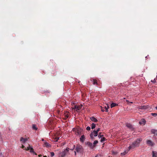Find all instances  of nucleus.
<instances>
[{"instance_id": "obj_1", "label": "nucleus", "mask_w": 157, "mask_h": 157, "mask_svg": "<svg viewBox=\"0 0 157 157\" xmlns=\"http://www.w3.org/2000/svg\"><path fill=\"white\" fill-rule=\"evenodd\" d=\"M142 139L141 138H139L136 139L135 141L133 142L132 144L130 145L128 147V149L126 150L123 153H121V155H124L127 154L128 151L131 149H134L136 147H138L139 146L140 143L142 141Z\"/></svg>"}, {"instance_id": "obj_2", "label": "nucleus", "mask_w": 157, "mask_h": 157, "mask_svg": "<svg viewBox=\"0 0 157 157\" xmlns=\"http://www.w3.org/2000/svg\"><path fill=\"white\" fill-rule=\"evenodd\" d=\"M75 150L77 153H82L83 151V148L82 146L78 144L76 146Z\"/></svg>"}, {"instance_id": "obj_3", "label": "nucleus", "mask_w": 157, "mask_h": 157, "mask_svg": "<svg viewBox=\"0 0 157 157\" xmlns=\"http://www.w3.org/2000/svg\"><path fill=\"white\" fill-rule=\"evenodd\" d=\"M29 146L27 147V148H26V147H25V149H25V150L27 151V150H30V152L31 153H33L34 154H35V155H37V154L34 151V150L33 149V147H31L30 146H29Z\"/></svg>"}, {"instance_id": "obj_4", "label": "nucleus", "mask_w": 157, "mask_h": 157, "mask_svg": "<svg viewBox=\"0 0 157 157\" xmlns=\"http://www.w3.org/2000/svg\"><path fill=\"white\" fill-rule=\"evenodd\" d=\"M75 131L76 135H80L82 132V130L80 128H77L76 129H75Z\"/></svg>"}, {"instance_id": "obj_5", "label": "nucleus", "mask_w": 157, "mask_h": 157, "mask_svg": "<svg viewBox=\"0 0 157 157\" xmlns=\"http://www.w3.org/2000/svg\"><path fill=\"white\" fill-rule=\"evenodd\" d=\"M98 135V133L95 130H94L93 132H92L90 134V138L91 139H94V136H97Z\"/></svg>"}, {"instance_id": "obj_6", "label": "nucleus", "mask_w": 157, "mask_h": 157, "mask_svg": "<svg viewBox=\"0 0 157 157\" xmlns=\"http://www.w3.org/2000/svg\"><path fill=\"white\" fill-rule=\"evenodd\" d=\"M85 144L91 149H93L94 148L92 144L90 142H85Z\"/></svg>"}, {"instance_id": "obj_7", "label": "nucleus", "mask_w": 157, "mask_h": 157, "mask_svg": "<svg viewBox=\"0 0 157 157\" xmlns=\"http://www.w3.org/2000/svg\"><path fill=\"white\" fill-rule=\"evenodd\" d=\"M126 126L128 128L132 130H133L134 129V128L133 125L127 123L126 124Z\"/></svg>"}, {"instance_id": "obj_8", "label": "nucleus", "mask_w": 157, "mask_h": 157, "mask_svg": "<svg viewBox=\"0 0 157 157\" xmlns=\"http://www.w3.org/2000/svg\"><path fill=\"white\" fill-rule=\"evenodd\" d=\"M149 107V106L148 105H147V106L144 105V106H139L138 108L139 109H147V108H148Z\"/></svg>"}, {"instance_id": "obj_9", "label": "nucleus", "mask_w": 157, "mask_h": 157, "mask_svg": "<svg viewBox=\"0 0 157 157\" xmlns=\"http://www.w3.org/2000/svg\"><path fill=\"white\" fill-rule=\"evenodd\" d=\"M27 138H24L23 137H21L20 139V141L22 143H25L27 140Z\"/></svg>"}, {"instance_id": "obj_10", "label": "nucleus", "mask_w": 157, "mask_h": 157, "mask_svg": "<svg viewBox=\"0 0 157 157\" xmlns=\"http://www.w3.org/2000/svg\"><path fill=\"white\" fill-rule=\"evenodd\" d=\"M147 144L149 146H153L154 145L153 143L150 140H147Z\"/></svg>"}, {"instance_id": "obj_11", "label": "nucleus", "mask_w": 157, "mask_h": 157, "mask_svg": "<svg viewBox=\"0 0 157 157\" xmlns=\"http://www.w3.org/2000/svg\"><path fill=\"white\" fill-rule=\"evenodd\" d=\"M85 137L84 135H82L80 138V141L81 142H83L85 140Z\"/></svg>"}, {"instance_id": "obj_12", "label": "nucleus", "mask_w": 157, "mask_h": 157, "mask_svg": "<svg viewBox=\"0 0 157 157\" xmlns=\"http://www.w3.org/2000/svg\"><path fill=\"white\" fill-rule=\"evenodd\" d=\"M90 119L92 121L95 122H97L98 121V120L94 117H91Z\"/></svg>"}, {"instance_id": "obj_13", "label": "nucleus", "mask_w": 157, "mask_h": 157, "mask_svg": "<svg viewBox=\"0 0 157 157\" xmlns=\"http://www.w3.org/2000/svg\"><path fill=\"white\" fill-rule=\"evenodd\" d=\"M64 119H66L68 117L69 115H68V113L67 112H66L64 113Z\"/></svg>"}, {"instance_id": "obj_14", "label": "nucleus", "mask_w": 157, "mask_h": 157, "mask_svg": "<svg viewBox=\"0 0 157 157\" xmlns=\"http://www.w3.org/2000/svg\"><path fill=\"white\" fill-rule=\"evenodd\" d=\"M152 157H157V152L153 151L152 152Z\"/></svg>"}, {"instance_id": "obj_15", "label": "nucleus", "mask_w": 157, "mask_h": 157, "mask_svg": "<svg viewBox=\"0 0 157 157\" xmlns=\"http://www.w3.org/2000/svg\"><path fill=\"white\" fill-rule=\"evenodd\" d=\"M107 106H105L104 109H105V111L108 112V109L109 108V107L108 104H106Z\"/></svg>"}, {"instance_id": "obj_16", "label": "nucleus", "mask_w": 157, "mask_h": 157, "mask_svg": "<svg viewBox=\"0 0 157 157\" xmlns=\"http://www.w3.org/2000/svg\"><path fill=\"white\" fill-rule=\"evenodd\" d=\"M118 105V104H116L115 103H112L111 105H110V107L111 108H112L113 107L115 106H116Z\"/></svg>"}, {"instance_id": "obj_17", "label": "nucleus", "mask_w": 157, "mask_h": 157, "mask_svg": "<svg viewBox=\"0 0 157 157\" xmlns=\"http://www.w3.org/2000/svg\"><path fill=\"white\" fill-rule=\"evenodd\" d=\"M151 132L155 134L157 136V130H155V129H152L151 130Z\"/></svg>"}, {"instance_id": "obj_18", "label": "nucleus", "mask_w": 157, "mask_h": 157, "mask_svg": "<svg viewBox=\"0 0 157 157\" xmlns=\"http://www.w3.org/2000/svg\"><path fill=\"white\" fill-rule=\"evenodd\" d=\"M32 126V128L33 130H37V129L38 128L35 124H33Z\"/></svg>"}, {"instance_id": "obj_19", "label": "nucleus", "mask_w": 157, "mask_h": 157, "mask_svg": "<svg viewBox=\"0 0 157 157\" xmlns=\"http://www.w3.org/2000/svg\"><path fill=\"white\" fill-rule=\"evenodd\" d=\"M66 154V153H65V151H63L61 153V157H64Z\"/></svg>"}, {"instance_id": "obj_20", "label": "nucleus", "mask_w": 157, "mask_h": 157, "mask_svg": "<svg viewBox=\"0 0 157 157\" xmlns=\"http://www.w3.org/2000/svg\"><path fill=\"white\" fill-rule=\"evenodd\" d=\"M59 138V137H57L56 136H54L53 137L54 139V141L55 142H57Z\"/></svg>"}, {"instance_id": "obj_21", "label": "nucleus", "mask_w": 157, "mask_h": 157, "mask_svg": "<svg viewBox=\"0 0 157 157\" xmlns=\"http://www.w3.org/2000/svg\"><path fill=\"white\" fill-rule=\"evenodd\" d=\"M98 143V141L97 140L94 141L93 143V146H94V147H95L96 146V144Z\"/></svg>"}, {"instance_id": "obj_22", "label": "nucleus", "mask_w": 157, "mask_h": 157, "mask_svg": "<svg viewBox=\"0 0 157 157\" xmlns=\"http://www.w3.org/2000/svg\"><path fill=\"white\" fill-rule=\"evenodd\" d=\"M44 145L45 146L48 147H49L50 146V144H49L47 142H46L44 143Z\"/></svg>"}, {"instance_id": "obj_23", "label": "nucleus", "mask_w": 157, "mask_h": 157, "mask_svg": "<svg viewBox=\"0 0 157 157\" xmlns=\"http://www.w3.org/2000/svg\"><path fill=\"white\" fill-rule=\"evenodd\" d=\"M82 105L77 106L76 111L80 110L82 108Z\"/></svg>"}, {"instance_id": "obj_24", "label": "nucleus", "mask_w": 157, "mask_h": 157, "mask_svg": "<svg viewBox=\"0 0 157 157\" xmlns=\"http://www.w3.org/2000/svg\"><path fill=\"white\" fill-rule=\"evenodd\" d=\"M96 124L94 123H92L91 124V128L93 129L95 128Z\"/></svg>"}, {"instance_id": "obj_25", "label": "nucleus", "mask_w": 157, "mask_h": 157, "mask_svg": "<svg viewBox=\"0 0 157 157\" xmlns=\"http://www.w3.org/2000/svg\"><path fill=\"white\" fill-rule=\"evenodd\" d=\"M106 138L104 137H102V138H101V142L102 143H103V142L105 140H106Z\"/></svg>"}, {"instance_id": "obj_26", "label": "nucleus", "mask_w": 157, "mask_h": 157, "mask_svg": "<svg viewBox=\"0 0 157 157\" xmlns=\"http://www.w3.org/2000/svg\"><path fill=\"white\" fill-rule=\"evenodd\" d=\"M139 123L140 124H144L145 123V121L144 120H142L141 122H140Z\"/></svg>"}, {"instance_id": "obj_27", "label": "nucleus", "mask_w": 157, "mask_h": 157, "mask_svg": "<svg viewBox=\"0 0 157 157\" xmlns=\"http://www.w3.org/2000/svg\"><path fill=\"white\" fill-rule=\"evenodd\" d=\"M69 148L67 147L64 151H65V153H67L69 151Z\"/></svg>"}, {"instance_id": "obj_28", "label": "nucleus", "mask_w": 157, "mask_h": 157, "mask_svg": "<svg viewBox=\"0 0 157 157\" xmlns=\"http://www.w3.org/2000/svg\"><path fill=\"white\" fill-rule=\"evenodd\" d=\"M93 81V84L94 85L97 84V82L96 80L94 79Z\"/></svg>"}, {"instance_id": "obj_29", "label": "nucleus", "mask_w": 157, "mask_h": 157, "mask_svg": "<svg viewBox=\"0 0 157 157\" xmlns=\"http://www.w3.org/2000/svg\"><path fill=\"white\" fill-rule=\"evenodd\" d=\"M151 115L154 116V117H156L157 116V113H151Z\"/></svg>"}, {"instance_id": "obj_30", "label": "nucleus", "mask_w": 157, "mask_h": 157, "mask_svg": "<svg viewBox=\"0 0 157 157\" xmlns=\"http://www.w3.org/2000/svg\"><path fill=\"white\" fill-rule=\"evenodd\" d=\"M112 154L113 155H116L117 154V152L114 151H112Z\"/></svg>"}, {"instance_id": "obj_31", "label": "nucleus", "mask_w": 157, "mask_h": 157, "mask_svg": "<svg viewBox=\"0 0 157 157\" xmlns=\"http://www.w3.org/2000/svg\"><path fill=\"white\" fill-rule=\"evenodd\" d=\"M51 156L52 157L54 155V153L53 152H50Z\"/></svg>"}, {"instance_id": "obj_32", "label": "nucleus", "mask_w": 157, "mask_h": 157, "mask_svg": "<svg viewBox=\"0 0 157 157\" xmlns=\"http://www.w3.org/2000/svg\"><path fill=\"white\" fill-rule=\"evenodd\" d=\"M151 82L153 83H156V80L155 78L153 80H151Z\"/></svg>"}, {"instance_id": "obj_33", "label": "nucleus", "mask_w": 157, "mask_h": 157, "mask_svg": "<svg viewBox=\"0 0 157 157\" xmlns=\"http://www.w3.org/2000/svg\"><path fill=\"white\" fill-rule=\"evenodd\" d=\"M86 129L87 130L89 131L90 129V127L89 126H88L86 127Z\"/></svg>"}, {"instance_id": "obj_34", "label": "nucleus", "mask_w": 157, "mask_h": 157, "mask_svg": "<svg viewBox=\"0 0 157 157\" xmlns=\"http://www.w3.org/2000/svg\"><path fill=\"white\" fill-rule=\"evenodd\" d=\"M103 136V135H98V137L99 138H102Z\"/></svg>"}, {"instance_id": "obj_35", "label": "nucleus", "mask_w": 157, "mask_h": 157, "mask_svg": "<svg viewBox=\"0 0 157 157\" xmlns=\"http://www.w3.org/2000/svg\"><path fill=\"white\" fill-rule=\"evenodd\" d=\"M100 128H98L96 131L98 133V132H99L100 130Z\"/></svg>"}, {"instance_id": "obj_36", "label": "nucleus", "mask_w": 157, "mask_h": 157, "mask_svg": "<svg viewBox=\"0 0 157 157\" xmlns=\"http://www.w3.org/2000/svg\"><path fill=\"white\" fill-rule=\"evenodd\" d=\"M73 109H75V110H76V109H77V105H75L74 107L73 108Z\"/></svg>"}, {"instance_id": "obj_37", "label": "nucleus", "mask_w": 157, "mask_h": 157, "mask_svg": "<svg viewBox=\"0 0 157 157\" xmlns=\"http://www.w3.org/2000/svg\"><path fill=\"white\" fill-rule=\"evenodd\" d=\"M101 107V110L102 112H104L105 111V110H104V108H103Z\"/></svg>"}, {"instance_id": "obj_38", "label": "nucleus", "mask_w": 157, "mask_h": 157, "mask_svg": "<svg viewBox=\"0 0 157 157\" xmlns=\"http://www.w3.org/2000/svg\"><path fill=\"white\" fill-rule=\"evenodd\" d=\"M75 146L74 145L73 146V147L70 150H71L72 151H73L75 148Z\"/></svg>"}, {"instance_id": "obj_39", "label": "nucleus", "mask_w": 157, "mask_h": 157, "mask_svg": "<svg viewBox=\"0 0 157 157\" xmlns=\"http://www.w3.org/2000/svg\"><path fill=\"white\" fill-rule=\"evenodd\" d=\"M74 153H75V155L76 156V151H75Z\"/></svg>"}, {"instance_id": "obj_40", "label": "nucleus", "mask_w": 157, "mask_h": 157, "mask_svg": "<svg viewBox=\"0 0 157 157\" xmlns=\"http://www.w3.org/2000/svg\"><path fill=\"white\" fill-rule=\"evenodd\" d=\"M24 147H25L24 146V145H22V148H23Z\"/></svg>"}, {"instance_id": "obj_41", "label": "nucleus", "mask_w": 157, "mask_h": 157, "mask_svg": "<svg viewBox=\"0 0 157 157\" xmlns=\"http://www.w3.org/2000/svg\"><path fill=\"white\" fill-rule=\"evenodd\" d=\"M38 156H39V157H40L41 156H42V155H38Z\"/></svg>"}, {"instance_id": "obj_42", "label": "nucleus", "mask_w": 157, "mask_h": 157, "mask_svg": "<svg viewBox=\"0 0 157 157\" xmlns=\"http://www.w3.org/2000/svg\"><path fill=\"white\" fill-rule=\"evenodd\" d=\"M126 101L127 102H129V101L128 100H126Z\"/></svg>"}, {"instance_id": "obj_43", "label": "nucleus", "mask_w": 157, "mask_h": 157, "mask_svg": "<svg viewBox=\"0 0 157 157\" xmlns=\"http://www.w3.org/2000/svg\"><path fill=\"white\" fill-rule=\"evenodd\" d=\"M101 132H99V135H101Z\"/></svg>"}, {"instance_id": "obj_44", "label": "nucleus", "mask_w": 157, "mask_h": 157, "mask_svg": "<svg viewBox=\"0 0 157 157\" xmlns=\"http://www.w3.org/2000/svg\"><path fill=\"white\" fill-rule=\"evenodd\" d=\"M155 108L157 110V106Z\"/></svg>"}, {"instance_id": "obj_45", "label": "nucleus", "mask_w": 157, "mask_h": 157, "mask_svg": "<svg viewBox=\"0 0 157 157\" xmlns=\"http://www.w3.org/2000/svg\"><path fill=\"white\" fill-rule=\"evenodd\" d=\"M44 157H47V156L46 155L44 156Z\"/></svg>"}, {"instance_id": "obj_46", "label": "nucleus", "mask_w": 157, "mask_h": 157, "mask_svg": "<svg viewBox=\"0 0 157 157\" xmlns=\"http://www.w3.org/2000/svg\"><path fill=\"white\" fill-rule=\"evenodd\" d=\"M129 102L131 103H132V102Z\"/></svg>"}, {"instance_id": "obj_47", "label": "nucleus", "mask_w": 157, "mask_h": 157, "mask_svg": "<svg viewBox=\"0 0 157 157\" xmlns=\"http://www.w3.org/2000/svg\"><path fill=\"white\" fill-rule=\"evenodd\" d=\"M1 136V133H0V137Z\"/></svg>"}, {"instance_id": "obj_48", "label": "nucleus", "mask_w": 157, "mask_h": 157, "mask_svg": "<svg viewBox=\"0 0 157 157\" xmlns=\"http://www.w3.org/2000/svg\"><path fill=\"white\" fill-rule=\"evenodd\" d=\"M109 157H112V156H109Z\"/></svg>"}, {"instance_id": "obj_49", "label": "nucleus", "mask_w": 157, "mask_h": 157, "mask_svg": "<svg viewBox=\"0 0 157 157\" xmlns=\"http://www.w3.org/2000/svg\"><path fill=\"white\" fill-rule=\"evenodd\" d=\"M95 157H97V156H95Z\"/></svg>"}]
</instances>
